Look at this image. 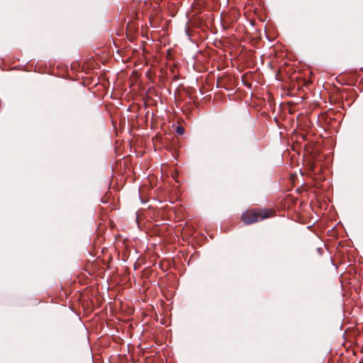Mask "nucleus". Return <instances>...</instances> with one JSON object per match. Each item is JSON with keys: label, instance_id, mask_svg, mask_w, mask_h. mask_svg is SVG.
Masks as SVG:
<instances>
[{"label": "nucleus", "instance_id": "obj_2", "mask_svg": "<svg viewBox=\"0 0 363 363\" xmlns=\"http://www.w3.org/2000/svg\"><path fill=\"white\" fill-rule=\"evenodd\" d=\"M177 131L179 134L182 135L184 133V130L182 127H178Z\"/></svg>", "mask_w": 363, "mask_h": 363}, {"label": "nucleus", "instance_id": "obj_1", "mask_svg": "<svg viewBox=\"0 0 363 363\" xmlns=\"http://www.w3.org/2000/svg\"><path fill=\"white\" fill-rule=\"evenodd\" d=\"M275 211L269 208H253L245 211L241 219L246 225H250L254 223L261 221L264 219L271 218L274 216Z\"/></svg>", "mask_w": 363, "mask_h": 363}]
</instances>
